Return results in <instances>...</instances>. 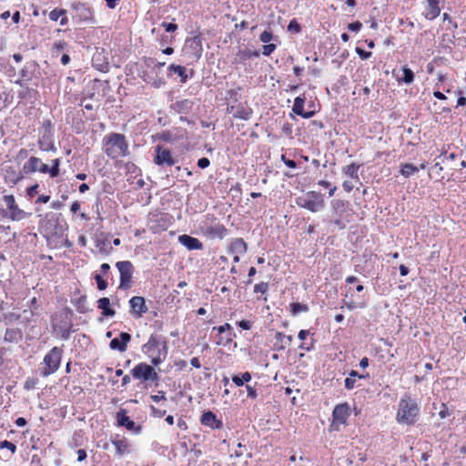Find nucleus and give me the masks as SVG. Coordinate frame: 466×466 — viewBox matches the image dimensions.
I'll return each instance as SVG.
<instances>
[{
	"label": "nucleus",
	"instance_id": "nucleus-1",
	"mask_svg": "<svg viewBox=\"0 0 466 466\" xmlns=\"http://www.w3.org/2000/svg\"><path fill=\"white\" fill-rule=\"evenodd\" d=\"M330 206L331 215L329 219V229L331 231L346 229L354 218L350 203L348 200L333 199Z\"/></svg>",
	"mask_w": 466,
	"mask_h": 466
},
{
	"label": "nucleus",
	"instance_id": "nucleus-2",
	"mask_svg": "<svg viewBox=\"0 0 466 466\" xmlns=\"http://www.w3.org/2000/svg\"><path fill=\"white\" fill-rule=\"evenodd\" d=\"M420 408L415 400L405 394L399 401L396 420L401 425H414L419 418Z\"/></svg>",
	"mask_w": 466,
	"mask_h": 466
},
{
	"label": "nucleus",
	"instance_id": "nucleus-3",
	"mask_svg": "<svg viewBox=\"0 0 466 466\" xmlns=\"http://www.w3.org/2000/svg\"><path fill=\"white\" fill-rule=\"evenodd\" d=\"M105 153L112 159L129 155L128 145L122 134L111 133L104 138Z\"/></svg>",
	"mask_w": 466,
	"mask_h": 466
},
{
	"label": "nucleus",
	"instance_id": "nucleus-4",
	"mask_svg": "<svg viewBox=\"0 0 466 466\" xmlns=\"http://www.w3.org/2000/svg\"><path fill=\"white\" fill-rule=\"evenodd\" d=\"M298 206L306 208L311 212H319L325 207L323 195L316 191H309L296 198Z\"/></svg>",
	"mask_w": 466,
	"mask_h": 466
},
{
	"label": "nucleus",
	"instance_id": "nucleus-5",
	"mask_svg": "<svg viewBox=\"0 0 466 466\" xmlns=\"http://www.w3.org/2000/svg\"><path fill=\"white\" fill-rule=\"evenodd\" d=\"M63 355V350L59 347L52 348L44 357V364L46 367L41 370L43 377H48L55 373L60 367Z\"/></svg>",
	"mask_w": 466,
	"mask_h": 466
},
{
	"label": "nucleus",
	"instance_id": "nucleus-6",
	"mask_svg": "<svg viewBox=\"0 0 466 466\" xmlns=\"http://www.w3.org/2000/svg\"><path fill=\"white\" fill-rule=\"evenodd\" d=\"M130 373L135 380H139L142 382H157L159 380L157 372L155 370L153 366L140 362L137 364L131 370Z\"/></svg>",
	"mask_w": 466,
	"mask_h": 466
},
{
	"label": "nucleus",
	"instance_id": "nucleus-7",
	"mask_svg": "<svg viewBox=\"0 0 466 466\" xmlns=\"http://www.w3.org/2000/svg\"><path fill=\"white\" fill-rule=\"evenodd\" d=\"M119 274L120 283L119 289H129L132 286V277L134 273V266L129 260L118 261L116 264Z\"/></svg>",
	"mask_w": 466,
	"mask_h": 466
},
{
	"label": "nucleus",
	"instance_id": "nucleus-8",
	"mask_svg": "<svg viewBox=\"0 0 466 466\" xmlns=\"http://www.w3.org/2000/svg\"><path fill=\"white\" fill-rule=\"evenodd\" d=\"M154 163L159 167H172L177 160L172 157L171 151L160 145L155 147Z\"/></svg>",
	"mask_w": 466,
	"mask_h": 466
},
{
	"label": "nucleus",
	"instance_id": "nucleus-9",
	"mask_svg": "<svg viewBox=\"0 0 466 466\" xmlns=\"http://www.w3.org/2000/svg\"><path fill=\"white\" fill-rule=\"evenodd\" d=\"M172 217L167 213L154 214L149 218V228L153 233L166 231L171 224Z\"/></svg>",
	"mask_w": 466,
	"mask_h": 466
},
{
	"label": "nucleus",
	"instance_id": "nucleus-10",
	"mask_svg": "<svg viewBox=\"0 0 466 466\" xmlns=\"http://www.w3.org/2000/svg\"><path fill=\"white\" fill-rule=\"evenodd\" d=\"M76 16L82 22L95 23L94 11L86 3L75 2L71 5Z\"/></svg>",
	"mask_w": 466,
	"mask_h": 466
},
{
	"label": "nucleus",
	"instance_id": "nucleus-11",
	"mask_svg": "<svg viewBox=\"0 0 466 466\" xmlns=\"http://www.w3.org/2000/svg\"><path fill=\"white\" fill-rule=\"evenodd\" d=\"M73 315V311L70 308L66 307L61 312V316L63 317V320L61 324L58 326V333L60 338L64 340H67L70 337L72 322L71 317Z\"/></svg>",
	"mask_w": 466,
	"mask_h": 466
},
{
	"label": "nucleus",
	"instance_id": "nucleus-12",
	"mask_svg": "<svg viewBox=\"0 0 466 466\" xmlns=\"http://www.w3.org/2000/svg\"><path fill=\"white\" fill-rule=\"evenodd\" d=\"M116 419L117 426L124 427L129 431L138 434L142 431V427L140 425H137L135 421L127 415V410L124 409H121L116 412Z\"/></svg>",
	"mask_w": 466,
	"mask_h": 466
},
{
	"label": "nucleus",
	"instance_id": "nucleus-13",
	"mask_svg": "<svg viewBox=\"0 0 466 466\" xmlns=\"http://www.w3.org/2000/svg\"><path fill=\"white\" fill-rule=\"evenodd\" d=\"M131 308L130 314L136 319L141 318L144 313L148 310L145 299L140 296H134L129 299Z\"/></svg>",
	"mask_w": 466,
	"mask_h": 466
},
{
	"label": "nucleus",
	"instance_id": "nucleus-14",
	"mask_svg": "<svg viewBox=\"0 0 466 466\" xmlns=\"http://www.w3.org/2000/svg\"><path fill=\"white\" fill-rule=\"evenodd\" d=\"M46 244L51 248H71L72 242L66 238L67 235H43Z\"/></svg>",
	"mask_w": 466,
	"mask_h": 466
},
{
	"label": "nucleus",
	"instance_id": "nucleus-15",
	"mask_svg": "<svg viewBox=\"0 0 466 466\" xmlns=\"http://www.w3.org/2000/svg\"><path fill=\"white\" fill-rule=\"evenodd\" d=\"M350 405L345 402L335 406L332 411L333 423L345 424L350 416Z\"/></svg>",
	"mask_w": 466,
	"mask_h": 466
},
{
	"label": "nucleus",
	"instance_id": "nucleus-16",
	"mask_svg": "<svg viewBox=\"0 0 466 466\" xmlns=\"http://www.w3.org/2000/svg\"><path fill=\"white\" fill-rule=\"evenodd\" d=\"M3 200L10 212L12 219L20 220L25 218V212L18 208L13 195H5Z\"/></svg>",
	"mask_w": 466,
	"mask_h": 466
},
{
	"label": "nucleus",
	"instance_id": "nucleus-17",
	"mask_svg": "<svg viewBox=\"0 0 466 466\" xmlns=\"http://www.w3.org/2000/svg\"><path fill=\"white\" fill-rule=\"evenodd\" d=\"M131 340V335L127 332L122 331L118 338H114L109 342V348L112 350H118L124 352L127 350V344Z\"/></svg>",
	"mask_w": 466,
	"mask_h": 466
},
{
	"label": "nucleus",
	"instance_id": "nucleus-18",
	"mask_svg": "<svg viewBox=\"0 0 466 466\" xmlns=\"http://www.w3.org/2000/svg\"><path fill=\"white\" fill-rule=\"evenodd\" d=\"M352 262L354 264V271L358 274L362 275L363 277H370L374 273L375 264L367 263L363 260H360L357 258H352Z\"/></svg>",
	"mask_w": 466,
	"mask_h": 466
},
{
	"label": "nucleus",
	"instance_id": "nucleus-19",
	"mask_svg": "<svg viewBox=\"0 0 466 466\" xmlns=\"http://www.w3.org/2000/svg\"><path fill=\"white\" fill-rule=\"evenodd\" d=\"M200 422L202 425L209 427L212 430H219L223 427L222 420L218 419L217 415L211 410L205 411L201 415Z\"/></svg>",
	"mask_w": 466,
	"mask_h": 466
},
{
	"label": "nucleus",
	"instance_id": "nucleus-20",
	"mask_svg": "<svg viewBox=\"0 0 466 466\" xmlns=\"http://www.w3.org/2000/svg\"><path fill=\"white\" fill-rule=\"evenodd\" d=\"M38 66V64L35 61H30L25 63L24 67L20 70L19 74L22 77V79H18L15 81V85H18L19 86L24 87L25 86V81H30L33 76V71Z\"/></svg>",
	"mask_w": 466,
	"mask_h": 466
},
{
	"label": "nucleus",
	"instance_id": "nucleus-21",
	"mask_svg": "<svg viewBox=\"0 0 466 466\" xmlns=\"http://www.w3.org/2000/svg\"><path fill=\"white\" fill-rule=\"evenodd\" d=\"M164 342H166V339L162 336L151 335L143 349L147 354L153 355Z\"/></svg>",
	"mask_w": 466,
	"mask_h": 466
},
{
	"label": "nucleus",
	"instance_id": "nucleus-22",
	"mask_svg": "<svg viewBox=\"0 0 466 466\" xmlns=\"http://www.w3.org/2000/svg\"><path fill=\"white\" fill-rule=\"evenodd\" d=\"M305 100H306V97L304 96H297L294 100L292 111L296 115L300 116L303 118L309 119L314 116L315 112L304 110Z\"/></svg>",
	"mask_w": 466,
	"mask_h": 466
},
{
	"label": "nucleus",
	"instance_id": "nucleus-23",
	"mask_svg": "<svg viewBox=\"0 0 466 466\" xmlns=\"http://www.w3.org/2000/svg\"><path fill=\"white\" fill-rule=\"evenodd\" d=\"M194 106V102L190 99H182L176 101L170 106L171 110L177 114H188Z\"/></svg>",
	"mask_w": 466,
	"mask_h": 466
},
{
	"label": "nucleus",
	"instance_id": "nucleus-24",
	"mask_svg": "<svg viewBox=\"0 0 466 466\" xmlns=\"http://www.w3.org/2000/svg\"><path fill=\"white\" fill-rule=\"evenodd\" d=\"M178 242L185 246L188 250L202 249V243L191 235H179Z\"/></svg>",
	"mask_w": 466,
	"mask_h": 466
},
{
	"label": "nucleus",
	"instance_id": "nucleus-25",
	"mask_svg": "<svg viewBox=\"0 0 466 466\" xmlns=\"http://www.w3.org/2000/svg\"><path fill=\"white\" fill-rule=\"evenodd\" d=\"M173 74L177 75L180 77L181 83H183V84L186 83L189 78V76L187 74V69L183 66L175 65V64L169 65L167 67V76L170 77V76H172ZM192 75H193V72L191 71L190 77L192 76Z\"/></svg>",
	"mask_w": 466,
	"mask_h": 466
},
{
	"label": "nucleus",
	"instance_id": "nucleus-26",
	"mask_svg": "<svg viewBox=\"0 0 466 466\" xmlns=\"http://www.w3.org/2000/svg\"><path fill=\"white\" fill-rule=\"evenodd\" d=\"M276 342L274 344V349L276 350H284L288 346H289L293 340L291 335H285L280 331H277L275 333Z\"/></svg>",
	"mask_w": 466,
	"mask_h": 466
},
{
	"label": "nucleus",
	"instance_id": "nucleus-27",
	"mask_svg": "<svg viewBox=\"0 0 466 466\" xmlns=\"http://www.w3.org/2000/svg\"><path fill=\"white\" fill-rule=\"evenodd\" d=\"M23 339V332L19 328H8L5 330L4 340L8 343H18Z\"/></svg>",
	"mask_w": 466,
	"mask_h": 466
},
{
	"label": "nucleus",
	"instance_id": "nucleus-28",
	"mask_svg": "<svg viewBox=\"0 0 466 466\" xmlns=\"http://www.w3.org/2000/svg\"><path fill=\"white\" fill-rule=\"evenodd\" d=\"M41 165H46L36 157H31L23 166V171L25 174H31L36 171L40 172Z\"/></svg>",
	"mask_w": 466,
	"mask_h": 466
},
{
	"label": "nucleus",
	"instance_id": "nucleus-29",
	"mask_svg": "<svg viewBox=\"0 0 466 466\" xmlns=\"http://www.w3.org/2000/svg\"><path fill=\"white\" fill-rule=\"evenodd\" d=\"M38 147L43 151H56V148L52 141V134H44L42 133L38 142Z\"/></svg>",
	"mask_w": 466,
	"mask_h": 466
},
{
	"label": "nucleus",
	"instance_id": "nucleus-30",
	"mask_svg": "<svg viewBox=\"0 0 466 466\" xmlns=\"http://www.w3.org/2000/svg\"><path fill=\"white\" fill-rule=\"evenodd\" d=\"M427 3L428 6L425 17L429 20H434L441 13V9L439 7L440 0H427Z\"/></svg>",
	"mask_w": 466,
	"mask_h": 466
},
{
	"label": "nucleus",
	"instance_id": "nucleus-31",
	"mask_svg": "<svg viewBox=\"0 0 466 466\" xmlns=\"http://www.w3.org/2000/svg\"><path fill=\"white\" fill-rule=\"evenodd\" d=\"M97 308L102 310V315L105 317H114L116 315V311L110 307V300L106 297L97 300Z\"/></svg>",
	"mask_w": 466,
	"mask_h": 466
},
{
	"label": "nucleus",
	"instance_id": "nucleus-32",
	"mask_svg": "<svg viewBox=\"0 0 466 466\" xmlns=\"http://www.w3.org/2000/svg\"><path fill=\"white\" fill-rule=\"evenodd\" d=\"M253 110L249 106H244L243 105L239 104L237 106L235 112L233 113V117L242 119V120H248L252 116Z\"/></svg>",
	"mask_w": 466,
	"mask_h": 466
},
{
	"label": "nucleus",
	"instance_id": "nucleus-33",
	"mask_svg": "<svg viewBox=\"0 0 466 466\" xmlns=\"http://www.w3.org/2000/svg\"><path fill=\"white\" fill-rule=\"evenodd\" d=\"M59 166H60V159L56 158L52 161V167H49L48 165H41L40 167V172L43 174L48 173L51 177H56L59 175Z\"/></svg>",
	"mask_w": 466,
	"mask_h": 466
},
{
	"label": "nucleus",
	"instance_id": "nucleus-34",
	"mask_svg": "<svg viewBox=\"0 0 466 466\" xmlns=\"http://www.w3.org/2000/svg\"><path fill=\"white\" fill-rule=\"evenodd\" d=\"M112 444L115 446L116 454L118 456H122L128 452V443L125 438H116L115 440H112Z\"/></svg>",
	"mask_w": 466,
	"mask_h": 466
},
{
	"label": "nucleus",
	"instance_id": "nucleus-35",
	"mask_svg": "<svg viewBox=\"0 0 466 466\" xmlns=\"http://www.w3.org/2000/svg\"><path fill=\"white\" fill-rule=\"evenodd\" d=\"M251 379L252 376L248 371L232 376V381L238 387H242L245 384L247 385L248 382L251 380Z\"/></svg>",
	"mask_w": 466,
	"mask_h": 466
},
{
	"label": "nucleus",
	"instance_id": "nucleus-36",
	"mask_svg": "<svg viewBox=\"0 0 466 466\" xmlns=\"http://www.w3.org/2000/svg\"><path fill=\"white\" fill-rule=\"evenodd\" d=\"M71 302L79 313L84 314L89 310L86 306V296L85 295L80 296L77 299H72Z\"/></svg>",
	"mask_w": 466,
	"mask_h": 466
},
{
	"label": "nucleus",
	"instance_id": "nucleus-37",
	"mask_svg": "<svg viewBox=\"0 0 466 466\" xmlns=\"http://www.w3.org/2000/svg\"><path fill=\"white\" fill-rule=\"evenodd\" d=\"M418 171H419V167L412 164H410V163L400 164V173L404 177H410L413 176L415 173H417Z\"/></svg>",
	"mask_w": 466,
	"mask_h": 466
},
{
	"label": "nucleus",
	"instance_id": "nucleus-38",
	"mask_svg": "<svg viewBox=\"0 0 466 466\" xmlns=\"http://www.w3.org/2000/svg\"><path fill=\"white\" fill-rule=\"evenodd\" d=\"M259 52L258 50H250V49H243L239 50L237 54L240 62H245L246 60L251 59L253 57H258Z\"/></svg>",
	"mask_w": 466,
	"mask_h": 466
},
{
	"label": "nucleus",
	"instance_id": "nucleus-39",
	"mask_svg": "<svg viewBox=\"0 0 466 466\" xmlns=\"http://www.w3.org/2000/svg\"><path fill=\"white\" fill-rule=\"evenodd\" d=\"M403 76L399 78L398 81L400 83H404L406 85H410L414 81V73L407 66H402L401 68Z\"/></svg>",
	"mask_w": 466,
	"mask_h": 466
},
{
	"label": "nucleus",
	"instance_id": "nucleus-40",
	"mask_svg": "<svg viewBox=\"0 0 466 466\" xmlns=\"http://www.w3.org/2000/svg\"><path fill=\"white\" fill-rule=\"evenodd\" d=\"M231 250L237 254H243L247 251V244L242 238H238L231 244Z\"/></svg>",
	"mask_w": 466,
	"mask_h": 466
},
{
	"label": "nucleus",
	"instance_id": "nucleus-41",
	"mask_svg": "<svg viewBox=\"0 0 466 466\" xmlns=\"http://www.w3.org/2000/svg\"><path fill=\"white\" fill-rule=\"evenodd\" d=\"M357 258L363 260L365 262L376 264L379 260L377 255L373 254L370 250L365 249L364 252L359 256L356 257Z\"/></svg>",
	"mask_w": 466,
	"mask_h": 466
},
{
	"label": "nucleus",
	"instance_id": "nucleus-42",
	"mask_svg": "<svg viewBox=\"0 0 466 466\" xmlns=\"http://www.w3.org/2000/svg\"><path fill=\"white\" fill-rule=\"evenodd\" d=\"M360 166L356 163H351L344 168V173L351 178H358V170Z\"/></svg>",
	"mask_w": 466,
	"mask_h": 466
},
{
	"label": "nucleus",
	"instance_id": "nucleus-43",
	"mask_svg": "<svg viewBox=\"0 0 466 466\" xmlns=\"http://www.w3.org/2000/svg\"><path fill=\"white\" fill-rule=\"evenodd\" d=\"M290 309L293 315H297L301 312H307L309 310L308 305L299 302L291 303Z\"/></svg>",
	"mask_w": 466,
	"mask_h": 466
},
{
	"label": "nucleus",
	"instance_id": "nucleus-44",
	"mask_svg": "<svg viewBox=\"0 0 466 466\" xmlns=\"http://www.w3.org/2000/svg\"><path fill=\"white\" fill-rule=\"evenodd\" d=\"M37 94V91L30 88L28 86H25L23 90H20L17 94L18 97L20 99H26L33 97L34 95Z\"/></svg>",
	"mask_w": 466,
	"mask_h": 466
},
{
	"label": "nucleus",
	"instance_id": "nucleus-45",
	"mask_svg": "<svg viewBox=\"0 0 466 466\" xmlns=\"http://www.w3.org/2000/svg\"><path fill=\"white\" fill-rule=\"evenodd\" d=\"M0 449H6L10 451L11 454H15L17 448L16 445L9 441H0Z\"/></svg>",
	"mask_w": 466,
	"mask_h": 466
},
{
	"label": "nucleus",
	"instance_id": "nucleus-46",
	"mask_svg": "<svg viewBox=\"0 0 466 466\" xmlns=\"http://www.w3.org/2000/svg\"><path fill=\"white\" fill-rule=\"evenodd\" d=\"M66 14V10L55 8L49 13V19L52 21H57L62 15Z\"/></svg>",
	"mask_w": 466,
	"mask_h": 466
},
{
	"label": "nucleus",
	"instance_id": "nucleus-47",
	"mask_svg": "<svg viewBox=\"0 0 466 466\" xmlns=\"http://www.w3.org/2000/svg\"><path fill=\"white\" fill-rule=\"evenodd\" d=\"M257 385H258V382H255L254 385H250V384L246 385L248 397L249 399L256 400L258 398Z\"/></svg>",
	"mask_w": 466,
	"mask_h": 466
},
{
	"label": "nucleus",
	"instance_id": "nucleus-48",
	"mask_svg": "<svg viewBox=\"0 0 466 466\" xmlns=\"http://www.w3.org/2000/svg\"><path fill=\"white\" fill-rule=\"evenodd\" d=\"M234 337H236V333L230 329V331H228L225 336V341H223V338H219V339L217 341V344L226 346L232 341Z\"/></svg>",
	"mask_w": 466,
	"mask_h": 466
},
{
	"label": "nucleus",
	"instance_id": "nucleus-49",
	"mask_svg": "<svg viewBox=\"0 0 466 466\" xmlns=\"http://www.w3.org/2000/svg\"><path fill=\"white\" fill-rule=\"evenodd\" d=\"M268 282H259L254 286V292L255 293H260V294H266L268 290Z\"/></svg>",
	"mask_w": 466,
	"mask_h": 466
},
{
	"label": "nucleus",
	"instance_id": "nucleus-50",
	"mask_svg": "<svg viewBox=\"0 0 466 466\" xmlns=\"http://www.w3.org/2000/svg\"><path fill=\"white\" fill-rule=\"evenodd\" d=\"M96 247L99 248L102 251H107L108 248H111L110 241L107 238L100 239L96 238Z\"/></svg>",
	"mask_w": 466,
	"mask_h": 466
},
{
	"label": "nucleus",
	"instance_id": "nucleus-51",
	"mask_svg": "<svg viewBox=\"0 0 466 466\" xmlns=\"http://www.w3.org/2000/svg\"><path fill=\"white\" fill-rule=\"evenodd\" d=\"M94 279L96 280V283L97 285V289L99 290H105L107 288L106 280L104 279L100 274H96L94 276Z\"/></svg>",
	"mask_w": 466,
	"mask_h": 466
},
{
	"label": "nucleus",
	"instance_id": "nucleus-52",
	"mask_svg": "<svg viewBox=\"0 0 466 466\" xmlns=\"http://www.w3.org/2000/svg\"><path fill=\"white\" fill-rule=\"evenodd\" d=\"M145 63L147 67H152L153 70H155L156 68H160L165 66L164 62H156V60L153 58H146Z\"/></svg>",
	"mask_w": 466,
	"mask_h": 466
},
{
	"label": "nucleus",
	"instance_id": "nucleus-53",
	"mask_svg": "<svg viewBox=\"0 0 466 466\" xmlns=\"http://www.w3.org/2000/svg\"><path fill=\"white\" fill-rule=\"evenodd\" d=\"M288 30L291 33H300L301 31V26L297 22L296 19H292L290 20V22L289 23V25H288Z\"/></svg>",
	"mask_w": 466,
	"mask_h": 466
},
{
	"label": "nucleus",
	"instance_id": "nucleus-54",
	"mask_svg": "<svg viewBox=\"0 0 466 466\" xmlns=\"http://www.w3.org/2000/svg\"><path fill=\"white\" fill-rule=\"evenodd\" d=\"M191 45L195 46L194 49L198 53V56L199 57L201 56L202 52V46H201V38L199 36H195L191 39Z\"/></svg>",
	"mask_w": 466,
	"mask_h": 466
},
{
	"label": "nucleus",
	"instance_id": "nucleus-55",
	"mask_svg": "<svg viewBox=\"0 0 466 466\" xmlns=\"http://www.w3.org/2000/svg\"><path fill=\"white\" fill-rule=\"evenodd\" d=\"M273 39V34L271 31L265 30L259 35V40L262 43L268 44Z\"/></svg>",
	"mask_w": 466,
	"mask_h": 466
},
{
	"label": "nucleus",
	"instance_id": "nucleus-56",
	"mask_svg": "<svg viewBox=\"0 0 466 466\" xmlns=\"http://www.w3.org/2000/svg\"><path fill=\"white\" fill-rule=\"evenodd\" d=\"M276 47L277 46L275 44L264 45L262 47V54L268 56L276 50Z\"/></svg>",
	"mask_w": 466,
	"mask_h": 466
},
{
	"label": "nucleus",
	"instance_id": "nucleus-57",
	"mask_svg": "<svg viewBox=\"0 0 466 466\" xmlns=\"http://www.w3.org/2000/svg\"><path fill=\"white\" fill-rule=\"evenodd\" d=\"M156 354L159 357H161L162 359L166 360L167 358V341L163 343L162 346H160L157 350H156Z\"/></svg>",
	"mask_w": 466,
	"mask_h": 466
},
{
	"label": "nucleus",
	"instance_id": "nucleus-58",
	"mask_svg": "<svg viewBox=\"0 0 466 466\" xmlns=\"http://www.w3.org/2000/svg\"><path fill=\"white\" fill-rule=\"evenodd\" d=\"M212 329L217 330L219 334H223L225 332L230 331V329H232V327L229 323H225L224 325L213 327Z\"/></svg>",
	"mask_w": 466,
	"mask_h": 466
},
{
	"label": "nucleus",
	"instance_id": "nucleus-59",
	"mask_svg": "<svg viewBox=\"0 0 466 466\" xmlns=\"http://www.w3.org/2000/svg\"><path fill=\"white\" fill-rule=\"evenodd\" d=\"M151 415L156 418H162L166 414L165 410L157 409L155 406H150Z\"/></svg>",
	"mask_w": 466,
	"mask_h": 466
},
{
	"label": "nucleus",
	"instance_id": "nucleus-60",
	"mask_svg": "<svg viewBox=\"0 0 466 466\" xmlns=\"http://www.w3.org/2000/svg\"><path fill=\"white\" fill-rule=\"evenodd\" d=\"M356 53L360 56V59L366 60L371 56V52L365 51L360 47H356Z\"/></svg>",
	"mask_w": 466,
	"mask_h": 466
},
{
	"label": "nucleus",
	"instance_id": "nucleus-61",
	"mask_svg": "<svg viewBox=\"0 0 466 466\" xmlns=\"http://www.w3.org/2000/svg\"><path fill=\"white\" fill-rule=\"evenodd\" d=\"M150 399L154 401V402H159L160 400H166L167 398H166V393L165 391L163 390H159L157 392V394L156 395H151L150 396Z\"/></svg>",
	"mask_w": 466,
	"mask_h": 466
},
{
	"label": "nucleus",
	"instance_id": "nucleus-62",
	"mask_svg": "<svg viewBox=\"0 0 466 466\" xmlns=\"http://www.w3.org/2000/svg\"><path fill=\"white\" fill-rule=\"evenodd\" d=\"M237 325L244 330H249L252 327V322L250 320L242 319L238 321Z\"/></svg>",
	"mask_w": 466,
	"mask_h": 466
},
{
	"label": "nucleus",
	"instance_id": "nucleus-63",
	"mask_svg": "<svg viewBox=\"0 0 466 466\" xmlns=\"http://www.w3.org/2000/svg\"><path fill=\"white\" fill-rule=\"evenodd\" d=\"M362 27V24L360 21H356L348 25V29L351 32H359Z\"/></svg>",
	"mask_w": 466,
	"mask_h": 466
},
{
	"label": "nucleus",
	"instance_id": "nucleus-64",
	"mask_svg": "<svg viewBox=\"0 0 466 466\" xmlns=\"http://www.w3.org/2000/svg\"><path fill=\"white\" fill-rule=\"evenodd\" d=\"M166 32H175L177 29V25L175 23L163 22L161 25Z\"/></svg>",
	"mask_w": 466,
	"mask_h": 466
}]
</instances>
